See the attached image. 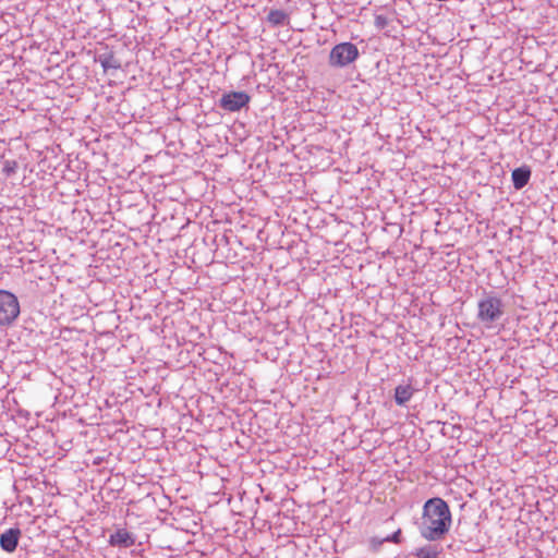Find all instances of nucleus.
Returning a JSON list of instances; mask_svg holds the SVG:
<instances>
[{
  "mask_svg": "<svg viewBox=\"0 0 558 558\" xmlns=\"http://www.w3.org/2000/svg\"><path fill=\"white\" fill-rule=\"evenodd\" d=\"M452 515L448 504L440 497L427 499L417 522L420 535L428 542L441 541L450 531Z\"/></svg>",
  "mask_w": 558,
  "mask_h": 558,
  "instance_id": "f257e3e1",
  "label": "nucleus"
},
{
  "mask_svg": "<svg viewBox=\"0 0 558 558\" xmlns=\"http://www.w3.org/2000/svg\"><path fill=\"white\" fill-rule=\"evenodd\" d=\"M505 315V304L495 293H485L477 302V320L487 329L494 328Z\"/></svg>",
  "mask_w": 558,
  "mask_h": 558,
  "instance_id": "f03ea898",
  "label": "nucleus"
},
{
  "mask_svg": "<svg viewBox=\"0 0 558 558\" xmlns=\"http://www.w3.org/2000/svg\"><path fill=\"white\" fill-rule=\"evenodd\" d=\"M359 49L352 43L336 45L329 53V64L335 68H344L354 62L359 57Z\"/></svg>",
  "mask_w": 558,
  "mask_h": 558,
  "instance_id": "7ed1b4c3",
  "label": "nucleus"
},
{
  "mask_svg": "<svg viewBox=\"0 0 558 558\" xmlns=\"http://www.w3.org/2000/svg\"><path fill=\"white\" fill-rule=\"evenodd\" d=\"M20 315L17 298L7 290H0V326H9Z\"/></svg>",
  "mask_w": 558,
  "mask_h": 558,
  "instance_id": "20e7f679",
  "label": "nucleus"
},
{
  "mask_svg": "<svg viewBox=\"0 0 558 558\" xmlns=\"http://www.w3.org/2000/svg\"><path fill=\"white\" fill-rule=\"evenodd\" d=\"M250 99V95L245 92H230L222 95L219 107L226 111L235 112L246 107Z\"/></svg>",
  "mask_w": 558,
  "mask_h": 558,
  "instance_id": "39448f33",
  "label": "nucleus"
},
{
  "mask_svg": "<svg viewBox=\"0 0 558 558\" xmlns=\"http://www.w3.org/2000/svg\"><path fill=\"white\" fill-rule=\"evenodd\" d=\"M108 543L119 548H129L135 544V536L126 529H118L109 537Z\"/></svg>",
  "mask_w": 558,
  "mask_h": 558,
  "instance_id": "423d86ee",
  "label": "nucleus"
},
{
  "mask_svg": "<svg viewBox=\"0 0 558 558\" xmlns=\"http://www.w3.org/2000/svg\"><path fill=\"white\" fill-rule=\"evenodd\" d=\"M21 536V531L17 527L7 530L0 535V547L7 553H13L17 545Z\"/></svg>",
  "mask_w": 558,
  "mask_h": 558,
  "instance_id": "0eeeda50",
  "label": "nucleus"
},
{
  "mask_svg": "<svg viewBox=\"0 0 558 558\" xmlns=\"http://www.w3.org/2000/svg\"><path fill=\"white\" fill-rule=\"evenodd\" d=\"M397 21L400 22L397 15V12L393 11H386V12H378L375 15V25L377 28L386 31V34L391 33L395 31V27L392 26V23Z\"/></svg>",
  "mask_w": 558,
  "mask_h": 558,
  "instance_id": "6e6552de",
  "label": "nucleus"
},
{
  "mask_svg": "<svg viewBox=\"0 0 558 558\" xmlns=\"http://www.w3.org/2000/svg\"><path fill=\"white\" fill-rule=\"evenodd\" d=\"M95 61L100 63L105 72L111 69L118 70L121 68V62L114 57L113 51L108 48L105 51L97 53Z\"/></svg>",
  "mask_w": 558,
  "mask_h": 558,
  "instance_id": "1a4fd4ad",
  "label": "nucleus"
},
{
  "mask_svg": "<svg viewBox=\"0 0 558 558\" xmlns=\"http://www.w3.org/2000/svg\"><path fill=\"white\" fill-rule=\"evenodd\" d=\"M531 169L527 166L515 168L511 173V180L515 190H522L531 179Z\"/></svg>",
  "mask_w": 558,
  "mask_h": 558,
  "instance_id": "9d476101",
  "label": "nucleus"
},
{
  "mask_svg": "<svg viewBox=\"0 0 558 558\" xmlns=\"http://www.w3.org/2000/svg\"><path fill=\"white\" fill-rule=\"evenodd\" d=\"M415 391L416 389H414L411 384L398 385L395 388V402L400 407L405 405L411 400Z\"/></svg>",
  "mask_w": 558,
  "mask_h": 558,
  "instance_id": "9b49d317",
  "label": "nucleus"
},
{
  "mask_svg": "<svg viewBox=\"0 0 558 558\" xmlns=\"http://www.w3.org/2000/svg\"><path fill=\"white\" fill-rule=\"evenodd\" d=\"M442 547L439 544H428L415 550V558H439Z\"/></svg>",
  "mask_w": 558,
  "mask_h": 558,
  "instance_id": "f8f14e48",
  "label": "nucleus"
},
{
  "mask_svg": "<svg viewBox=\"0 0 558 558\" xmlns=\"http://www.w3.org/2000/svg\"><path fill=\"white\" fill-rule=\"evenodd\" d=\"M267 22L274 26H284L289 23V15L282 10H271L267 15Z\"/></svg>",
  "mask_w": 558,
  "mask_h": 558,
  "instance_id": "ddd939ff",
  "label": "nucleus"
},
{
  "mask_svg": "<svg viewBox=\"0 0 558 558\" xmlns=\"http://www.w3.org/2000/svg\"><path fill=\"white\" fill-rule=\"evenodd\" d=\"M17 170V162L15 160H5L3 162L2 171L7 177L13 175Z\"/></svg>",
  "mask_w": 558,
  "mask_h": 558,
  "instance_id": "4468645a",
  "label": "nucleus"
},
{
  "mask_svg": "<svg viewBox=\"0 0 558 558\" xmlns=\"http://www.w3.org/2000/svg\"><path fill=\"white\" fill-rule=\"evenodd\" d=\"M384 541L386 542H389V543H395V544H400L401 541H402V537H401V530L398 529L396 532H393L392 534L384 537Z\"/></svg>",
  "mask_w": 558,
  "mask_h": 558,
  "instance_id": "2eb2a0df",
  "label": "nucleus"
},
{
  "mask_svg": "<svg viewBox=\"0 0 558 558\" xmlns=\"http://www.w3.org/2000/svg\"><path fill=\"white\" fill-rule=\"evenodd\" d=\"M369 543L371 547L374 550H377L384 543H386V541H384V538L373 537L371 538Z\"/></svg>",
  "mask_w": 558,
  "mask_h": 558,
  "instance_id": "dca6fc26",
  "label": "nucleus"
}]
</instances>
